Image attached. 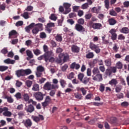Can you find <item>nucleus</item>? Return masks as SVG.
I'll list each match as a JSON object with an SVG mask.
<instances>
[{
  "label": "nucleus",
  "instance_id": "37998d69",
  "mask_svg": "<svg viewBox=\"0 0 129 129\" xmlns=\"http://www.w3.org/2000/svg\"><path fill=\"white\" fill-rule=\"evenodd\" d=\"M9 51L8 50V47H4L3 49L1 50V53L2 54H4V55H6V54H8V52Z\"/></svg>",
  "mask_w": 129,
  "mask_h": 129
},
{
  "label": "nucleus",
  "instance_id": "f257e3e1",
  "mask_svg": "<svg viewBox=\"0 0 129 129\" xmlns=\"http://www.w3.org/2000/svg\"><path fill=\"white\" fill-rule=\"evenodd\" d=\"M43 49L45 53L42 55L38 57L37 58L38 60H39V61H41V60H43V59H44L46 62H50L51 63H53L55 60V59L53 57V56H54L53 51H48V46L47 45L43 46Z\"/></svg>",
  "mask_w": 129,
  "mask_h": 129
},
{
  "label": "nucleus",
  "instance_id": "69168bd1",
  "mask_svg": "<svg viewBox=\"0 0 129 129\" xmlns=\"http://www.w3.org/2000/svg\"><path fill=\"white\" fill-rule=\"evenodd\" d=\"M125 39V37L123 36V34H119L118 36V40H124Z\"/></svg>",
  "mask_w": 129,
  "mask_h": 129
},
{
  "label": "nucleus",
  "instance_id": "c85d7f7f",
  "mask_svg": "<svg viewBox=\"0 0 129 129\" xmlns=\"http://www.w3.org/2000/svg\"><path fill=\"white\" fill-rule=\"evenodd\" d=\"M90 80V78L85 77L84 78V79L83 80L81 81V82L86 85V84H87V83H88L89 82Z\"/></svg>",
  "mask_w": 129,
  "mask_h": 129
},
{
  "label": "nucleus",
  "instance_id": "7ed1b4c3",
  "mask_svg": "<svg viewBox=\"0 0 129 129\" xmlns=\"http://www.w3.org/2000/svg\"><path fill=\"white\" fill-rule=\"evenodd\" d=\"M116 72V68L111 67L107 69L105 72V75L106 76H110L112 73H115Z\"/></svg>",
  "mask_w": 129,
  "mask_h": 129
},
{
  "label": "nucleus",
  "instance_id": "0eeeda50",
  "mask_svg": "<svg viewBox=\"0 0 129 129\" xmlns=\"http://www.w3.org/2000/svg\"><path fill=\"white\" fill-rule=\"evenodd\" d=\"M31 118L35 122H39L40 120H44V116L41 114H39L38 116L32 115Z\"/></svg>",
  "mask_w": 129,
  "mask_h": 129
},
{
  "label": "nucleus",
  "instance_id": "f8f14e48",
  "mask_svg": "<svg viewBox=\"0 0 129 129\" xmlns=\"http://www.w3.org/2000/svg\"><path fill=\"white\" fill-rule=\"evenodd\" d=\"M92 77L93 80H95L96 81H101L102 80V75L101 74L93 75Z\"/></svg>",
  "mask_w": 129,
  "mask_h": 129
},
{
  "label": "nucleus",
  "instance_id": "393cba45",
  "mask_svg": "<svg viewBox=\"0 0 129 129\" xmlns=\"http://www.w3.org/2000/svg\"><path fill=\"white\" fill-rule=\"evenodd\" d=\"M26 55L27 56H28V57H29V58H34V54H33V52H32V51L30 50H26Z\"/></svg>",
  "mask_w": 129,
  "mask_h": 129
},
{
  "label": "nucleus",
  "instance_id": "bf43d9fd",
  "mask_svg": "<svg viewBox=\"0 0 129 129\" xmlns=\"http://www.w3.org/2000/svg\"><path fill=\"white\" fill-rule=\"evenodd\" d=\"M92 17V14H88L85 15V18L86 20H90V19H91Z\"/></svg>",
  "mask_w": 129,
  "mask_h": 129
},
{
  "label": "nucleus",
  "instance_id": "6e6552de",
  "mask_svg": "<svg viewBox=\"0 0 129 129\" xmlns=\"http://www.w3.org/2000/svg\"><path fill=\"white\" fill-rule=\"evenodd\" d=\"M24 109L26 112L32 113V112H34L35 111V107H34V106L32 104H29L28 105V106H26Z\"/></svg>",
  "mask_w": 129,
  "mask_h": 129
},
{
  "label": "nucleus",
  "instance_id": "5701e85b",
  "mask_svg": "<svg viewBox=\"0 0 129 129\" xmlns=\"http://www.w3.org/2000/svg\"><path fill=\"white\" fill-rule=\"evenodd\" d=\"M74 96L75 98H76L77 99H78V100H81V99H82V97H83L82 96V94L78 92L75 93Z\"/></svg>",
  "mask_w": 129,
  "mask_h": 129
},
{
  "label": "nucleus",
  "instance_id": "774afa93",
  "mask_svg": "<svg viewBox=\"0 0 129 129\" xmlns=\"http://www.w3.org/2000/svg\"><path fill=\"white\" fill-rule=\"evenodd\" d=\"M24 19H29V13L28 12H24L23 16Z\"/></svg>",
  "mask_w": 129,
  "mask_h": 129
},
{
  "label": "nucleus",
  "instance_id": "8fccbe9b",
  "mask_svg": "<svg viewBox=\"0 0 129 129\" xmlns=\"http://www.w3.org/2000/svg\"><path fill=\"white\" fill-rule=\"evenodd\" d=\"M49 19L51 20V21H56L57 17L54 14H52L49 17Z\"/></svg>",
  "mask_w": 129,
  "mask_h": 129
},
{
  "label": "nucleus",
  "instance_id": "49530a36",
  "mask_svg": "<svg viewBox=\"0 0 129 129\" xmlns=\"http://www.w3.org/2000/svg\"><path fill=\"white\" fill-rule=\"evenodd\" d=\"M39 37L41 39H45V38H47V35L45 32H42L40 33Z\"/></svg>",
  "mask_w": 129,
  "mask_h": 129
},
{
  "label": "nucleus",
  "instance_id": "3c124183",
  "mask_svg": "<svg viewBox=\"0 0 129 129\" xmlns=\"http://www.w3.org/2000/svg\"><path fill=\"white\" fill-rule=\"evenodd\" d=\"M26 85L27 86V87H31L32 86V84H33V82L32 81L27 80L26 82Z\"/></svg>",
  "mask_w": 129,
  "mask_h": 129
},
{
  "label": "nucleus",
  "instance_id": "e433bc0d",
  "mask_svg": "<svg viewBox=\"0 0 129 129\" xmlns=\"http://www.w3.org/2000/svg\"><path fill=\"white\" fill-rule=\"evenodd\" d=\"M86 57L87 59H91L94 57V54H93V52H89L86 54Z\"/></svg>",
  "mask_w": 129,
  "mask_h": 129
},
{
  "label": "nucleus",
  "instance_id": "de8ad7c7",
  "mask_svg": "<svg viewBox=\"0 0 129 129\" xmlns=\"http://www.w3.org/2000/svg\"><path fill=\"white\" fill-rule=\"evenodd\" d=\"M116 66L117 69H122V63L120 61H118L116 63Z\"/></svg>",
  "mask_w": 129,
  "mask_h": 129
},
{
  "label": "nucleus",
  "instance_id": "2f4dec72",
  "mask_svg": "<svg viewBox=\"0 0 129 129\" xmlns=\"http://www.w3.org/2000/svg\"><path fill=\"white\" fill-rule=\"evenodd\" d=\"M77 90L78 91H81L83 95H86L87 91L84 88H78Z\"/></svg>",
  "mask_w": 129,
  "mask_h": 129
},
{
  "label": "nucleus",
  "instance_id": "b1692460",
  "mask_svg": "<svg viewBox=\"0 0 129 129\" xmlns=\"http://www.w3.org/2000/svg\"><path fill=\"white\" fill-rule=\"evenodd\" d=\"M55 39L56 41L57 42H62V40L63 39L62 38V35L61 34H57L55 36Z\"/></svg>",
  "mask_w": 129,
  "mask_h": 129
},
{
  "label": "nucleus",
  "instance_id": "4d7b16f0",
  "mask_svg": "<svg viewBox=\"0 0 129 129\" xmlns=\"http://www.w3.org/2000/svg\"><path fill=\"white\" fill-rule=\"evenodd\" d=\"M54 60L53 61V62H56V63H57V64H60V63H62V59H61V58H54Z\"/></svg>",
  "mask_w": 129,
  "mask_h": 129
},
{
  "label": "nucleus",
  "instance_id": "ea45409f",
  "mask_svg": "<svg viewBox=\"0 0 129 129\" xmlns=\"http://www.w3.org/2000/svg\"><path fill=\"white\" fill-rule=\"evenodd\" d=\"M18 34V32L16 30H12L10 33H9V38H11L12 36H16Z\"/></svg>",
  "mask_w": 129,
  "mask_h": 129
},
{
  "label": "nucleus",
  "instance_id": "39448f33",
  "mask_svg": "<svg viewBox=\"0 0 129 129\" xmlns=\"http://www.w3.org/2000/svg\"><path fill=\"white\" fill-rule=\"evenodd\" d=\"M45 95L42 94V92H38L34 94V96L35 98L38 101H42L44 99V96Z\"/></svg>",
  "mask_w": 129,
  "mask_h": 129
},
{
  "label": "nucleus",
  "instance_id": "72a5a7b5",
  "mask_svg": "<svg viewBox=\"0 0 129 129\" xmlns=\"http://www.w3.org/2000/svg\"><path fill=\"white\" fill-rule=\"evenodd\" d=\"M33 53L35 55H36V56H39V55H41V54H42L41 50L38 49H34Z\"/></svg>",
  "mask_w": 129,
  "mask_h": 129
},
{
  "label": "nucleus",
  "instance_id": "f03ea898",
  "mask_svg": "<svg viewBox=\"0 0 129 129\" xmlns=\"http://www.w3.org/2000/svg\"><path fill=\"white\" fill-rule=\"evenodd\" d=\"M45 90H51V89H58L59 88V85L51 84V82H46L43 86Z\"/></svg>",
  "mask_w": 129,
  "mask_h": 129
},
{
  "label": "nucleus",
  "instance_id": "4468645a",
  "mask_svg": "<svg viewBox=\"0 0 129 129\" xmlns=\"http://www.w3.org/2000/svg\"><path fill=\"white\" fill-rule=\"evenodd\" d=\"M70 67L71 69H76V70H78V69L80 68V64H79V63H76V62H74L70 65Z\"/></svg>",
  "mask_w": 129,
  "mask_h": 129
},
{
  "label": "nucleus",
  "instance_id": "9b49d317",
  "mask_svg": "<svg viewBox=\"0 0 129 129\" xmlns=\"http://www.w3.org/2000/svg\"><path fill=\"white\" fill-rule=\"evenodd\" d=\"M71 7V4L69 3H64L63 4V7L65 9V11L64 12V14L67 15V14H69L71 12V9H70V7Z\"/></svg>",
  "mask_w": 129,
  "mask_h": 129
},
{
  "label": "nucleus",
  "instance_id": "58836bf2",
  "mask_svg": "<svg viewBox=\"0 0 129 129\" xmlns=\"http://www.w3.org/2000/svg\"><path fill=\"white\" fill-rule=\"evenodd\" d=\"M5 99H7V101L9 102V103H13L14 102V100L11 97H9V96H6L5 97Z\"/></svg>",
  "mask_w": 129,
  "mask_h": 129
},
{
  "label": "nucleus",
  "instance_id": "864d4df0",
  "mask_svg": "<svg viewBox=\"0 0 129 129\" xmlns=\"http://www.w3.org/2000/svg\"><path fill=\"white\" fill-rule=\"evenodd\" d=\"M18 116H19V117H18L19 118L22 119V118H23V116H25V113H23V111H21V112H18Z\"/></svg>",
  "mask_w": 129,
  "mask_h": 129
},
{
  "label": "nucleus",
  "instance_id": "9d476101",
  "mask_svg": "<svg viewBox=\"0 0 129 129\" xmlns=\"http://www.w3.org/2000/svg\"><path fill=\"white\" fill-rule=\"evenodd\" d=\"M75 29L80 33H84V32H85V28L81 24H76L75 26Z\"/></svg>",
  "mask_w": 129,
  "mask_h": 129
},
{
  "label": "nucleus",
  "instance_id": "c9c22d12",
  "mask_svg": "<svg viewBox=\"0 0 129 129\" xmlns=\"http://www.w3.org/2000/svg\"><path fill=\"white\" fill-rule=\"evenodd\" d=\"M23 72L25 75H29V74H32V71H31L30 69H26V70H23Z\"/></svg>",
  "mask_w": 129,
  "mask_h": 129
},
{
  "label": "nucleus",
  "instance_id": "c03bdc74",
  "mask_svg": "<svg viewBox=\"0 0 129 129\" xmlns=\"http://www.w3.org/2000/svg\"><path fill=\"white\" fill-rule=\"evenodd\" d=\"M84 77V74L80 73L78 75V80H80L81 82L83 80Z\"/></svg>",
  "mask_w": 129,
  "mask_h": 129
},
{
  "label": "nucleus",
  "instance_id": "7c9ffc66",
  "mask_svg": "<svg viewBox=\"0 0 129 129\" xmlns=\"http://www.w3.org/2000/svg\"><path fill=\"white\" fill-rule=\"evenodd\" d=\"M9 69V67L6 66H0V72H4Z\"/></svg>",
  "mask_w": 129,
  "mask_h": 129
},
{
  "label": "nucleus",
  "instance_id": "5fc2aeb1",
  "mask_svg": "<svg viewBox=\"0 0 129 129\" xmlns=\"http://www.w3.org/2000/svg\"><path fill=\"white\" fill-rule=\"evenodd\" d=\"M110 123H115L116 122V118L114 117H112L110 118Z\"/></svg>",
  "mask_w": 129,
  "mask_h": 129
},
{
  "label": "nucleus",
  "instance_id": "c756f323",
  "mask_svg": "<svg viewBox=\"0 0 129 129\" xmlns=\"http://www.w3.org/2000/svg\"><path fill=\"white\" fill-rule=\"evenodd\" d=\"M93 75H96L97 74H100V72H99V70L97 68H94L92 70Z\"/></svg>",
  "mask_w": 129,
  "mask_h": 129
},
{
  "label": "nucleus",
  "instance_id": "680f3d73",
  "mask_svg": "<svg viewBox=\"0 0 129 129\" xmlns=\"http://www.w3.org/2000/svg\"><path fill=\"white\" fill-rule=\"evenodd\" d=\"M68 69V64H65L61 68V71H63V72H65L66 70Z\"/></svg>",
  "mask_w": 129,
  "mask_h": 129
},
{
  "label": "nucleus",
  "instance_id": "603ef678",
  "mask_svg": "<svg viewBox=\"0 0 129 129\" xmlns=\"http://www.w3.org/2000/svg\"><path fill=\"white\" fill-rule=\"evenodd\" d=\"M104 3L106 9H107V10H108V9H109V0H105Z\"/></svg>",
  "mask_w": 129,
  "mask_h": 129
},
{
  "label": "nucleus",
  "instance_id": "473e14b6",
  "mask_svg": "<svg viewBox=\"0 0 129 129\" xmlns=\"http://www.w3.org/2000/svg\"><path fill=\"white\" fill-rule=\"evenodd\" d=\"M28 103L31 104L33 106H36V105H37V101H34L33 99H30V100L28 101Z\"/></svg>",
  "mask_w": 129,
  "mask_h": 129
},
{
  "label": "nucleus",
  "instance_id": "1a4fd4ad",
  "mask_svg": "<svg viewBox=\"0 0 129 129\" xmlns=\"http://www.w3.org/2000/svg\"><path fill=\"white\" fill-rule=\"evenodd\" d=\"M111 34V39L112 41H115L117 38V34H116V30L115 29H112L109 32Z\"/></svg>",
  "mask_w": 129,
  "mask_h": 129
},
{
  "label": "nucleus",
  "instance_id": "f3484780",
  "mask_svg": "<svg viewBox=\"0 0 129 129\" xmlns=\"http://www.w3.org/2000/svg\"><path fill=\"white\" fill-rule=\"evenodd\" d=\"M16 75L17 77H21V76H25L24 74V70H19L16 71Z\"/></svg>",
  "mask_w": 129,
  "mask_h": 129
},
{
  "label": "nucleus",
  "instance_id": "bb28decb",
  "mask_svg": "<svg viewBox=\"0 0 129 129\" xmlns=\"http://www.w3.org/2000/svg\"><path fill=\"white\" fill-rule=\"evenodd\" d=\"M33 91H39L40 90V87L38 84H35L32 88Z\"/></svg>",
  "mask_w": 129,
  "mask_h": 129
},
{
  "label": "nucleus",
  "instance_id": "a211bd4d",
  "mask_svg": "<svg viewBox=\"0 0 129 129\" xmlns=\"http://www.w3.org/2000/svg\"><path fill=\"white\" fill-rule=\"evenodd\" d=\"M6 64H13L16 63V60L11 59L10 58H7L4 61Z\"/></svg>",
  "mask_w": 129,
  "mask_h": 129
},
{
  "label": "nucleus",
  "instance_id": "0e129e2a",
  "mask_svg": "<svg viewBox=\"0 0 129 129\" xmlns=\"http://www.w3.org/2000/svg\"><path fill=\"white\" fill-rule=\"evenodd\" d=\"M47 28H51L55 27V24L53 23H49L47 24Z\"/></svg>",
  "mask_w": 129,
  "mask_h": 129
},
{
  "label": "nucleus",
  "instance_id": "338daca9",
  "mask_svg": "<svg viewBox=\"0 0 129 129\" xmlns=\"http://www.w3.org/2000/svg\"><path fill=\"white\" fill-rule=\"evenodd\" d=\"M79 6H74L73 8V12H75L76 13H77L78 11H79Z\"/></svg>",
  "mask_w": 129,
  "mask_h": 129
},
{
  "label": "nucleus",
  "instance_id": "2eb2a0df",
  "mask_svg": "<svg viewBox=\"0 0 129 129\" xmlns=\"http://www.w3.org/2000/svg\"><path fill=\"white\" fill-rule=\"evenodd\" d=\"M71 49L73 53H79L80 50L79 47L76 45H72Z\"/></svg>",
  "mask_w": 129,
  "mask_h": 129
},
{
  "label": "nucleus",
  "instance_id": "052dcab7",
  "mask_svg": "<svg viewBox=\"0 0 129 129\" xmlns=\"http://www.w3.org/2000/svg\"><path fill=\"white\" fill-rule=\"evenodd\" d=\"M68 79L71 80L73 79V78H74V73L72 72L68 76Z\"/></svg>",
  "mask_w": 129,
  "mask_h": 129
},
{
  "label": "nucleus",
  "instance_id": "f704fd0d",
  "mask_svg": "<svg viewBox=\"0 0 129 129\" xmlns=\"http://www.w3.org/2000/svg\"><path fill=\"white\" fill-rule=\"evenodd\" d=\"M105 66L107 67H109L111 66V60L109 59L105 60L104 61Z\"/></svg>",
  "mask_w": 129,
  "mask_h": 129
},
{
  "label": "nucleus",
  "instance_id": "e2e57ef3",
  "mask_svg": "<svg viewBox=\"0 0 129 129\" xmlns=\"http://www.w3.org/2000/svg\"><path fill=\"white\" fill-rule=\"evenodd\" d=\"M52 100H51V97L49 96H47L46 97H45V101L48 103L49 104L50 103V102H51Z\"/></svg>",
  "mask_w": 129,
  "mask_h": 129
},
{
  "label": "nucleus",
  "instance_id": "a19ab883",
  "mask_svg": "<svg viewBox=\"0 0 129 129\" xmlns=\"http://www.w3.org/2000/svg\"><path fill=\"white\" fill-rule=\"evenodd\" d=\"M37 71H38L39 72H44L45 71V69H44V67L42 66H39L37 68Z\"/></svg>",
  "mask_w": 129,
  "mask_h": 129
},
{
  "label": "nucleus",
  "instance_id": "aec40b11",
  "mask_svg": "<svg viewBox=\"0 0 129 129\" xmlns=\"http://www.w3.org/2000/svg\"><path fill=\"white\" fill-rule=\"evenodd\" d=\"M108 22L110 26H114L116 24V20L114 18L109 19Z\"/></svg>",
  "mask_w": 129,
  "mask_h": 129
},
{
  "label": "nucleus",
  "instance_id": "cd10ccee",
  "mask_svg": "<svg viewBox=\"0 0 129 129\" xmlns=\"http://www.w3.org/2000/svg\"><path fill=\"white\" fill-rule=\"evenodd\" d=\"M93 62H94V64H96V63H98L100 66L103 65V61L102 59L98 60L97 59H94Z\"/></svg>",
  "mask_w": 129,
  "mask_h": 129
},
{
  "label": "nucleus",
  "instance_id": "4be33fe9",
  "mask_svg": "<svg viewBox=\"0 0 129 129\" xmlns=\"http://www.w3.org/2000/svg\"><path fill=\"white\" fill-rule=\"evenodd\" d=\"M117 83H118V82L115 79H112L109 82V84H110V85H114V86H116Z\"/></svg>",
  "mask_w": 129,
  "mask_h": 129
},
{
  "label": "nucleus",
  "instance_id": "a878e982",
  "mask_svg": "<svg viewBox=\"0 0 129 129\" xmlns=\"http://www.w3.org/2000/svg\"><path fill=\"white\" fill-rule=\"evenodd\" d=\"M59 83L60 84V86H61L62 88H64L66 86V85L67 84V83H66V81L63 79H60L59 81Z\"/></svg>",
  "mask_w": 129,
  "mask_h": 129
},
{
  "label": "nucleus",
  "instance_id": "6ab92c4d",
  "mask_svg": "<svg viewBox=\"0 0 129 129\" xmlns=\"http://www.w3.org/2000/svg\"><path fill=\"white\" fill-rule=\"evenodd\" d=\"M122 34H128L129 29L127 27H123L119 30Z\"/></svg>",
  "mask_w": 129,
  "mask_h": 129
},
{
  "label": "nucleus",
  "instance_id": "13d9d810",
  "mask_svg": "<svg viewBox=\"0 0 129 129\" xmlns=\"http://www.w3.org/2000/svg\"><path fill=\"white\" fill-rule=\"evenodd\" d=\"M40 30H39V29H38V28H37L36 27H35L34 28H33V29L32 30V33L33 34H38V33H39V31Z\"/></svg>",
  "mask_w": 129,
  "mask_h": 129
},
{
  "label": "nucleus",
  "instance_id": "a18cd8bd",
  "mask_svg": "<svg viewBox=\"0 0 129 129\" xmlns=\"http://www.w3.org/2000/svg\"><path fill=\"white\" fill-rule=\"evenodd\" d=\"M35 27L37 28L39 31H42V29H43V24L41 23L36 24L35 25Z\"/></svg>",
  "mask_w": 129,
  "mask_h": 129
},
{
  "label": "nucleus",
  "instance_id": "4c0bfd02",
  "mask_svg": "<svg viewBox=\"0 0 129 129\" xmlns=\"http://www.w3.org/2000/svg\"><path fill=\"white\" fill-rule=\"evenodd\" d=\"M23 98L25 101H28V102H29V100H30V97L29 96V95L27 93H25L23 94Z\"/></svg>",
  "mask_w": 129,
  "mask_h": 129
},
{
  "label": "nucleus",
  "instance_id": "6e6d98bb",
  "mask_svg": "<svg viewBox=\"0 0 129 129\" xmlns=\"http://www.w3.org/2000/svg\"><path fill=\"white\" fill-rule=\"evenodd\" d=\"M78 24L79 25H84V19H83V18H81V19H79L78 20Z\"/></svg>",
  "mask_w": 129,
  "mask_h": 129
},
{
  "label": "nucleus",
  "instance_id": "79ce46f5",
  "mask_svg": "<svg viewBox=\"0 0 129 129\" xmlns=\"http://www.w3.org/2000/svg\"><path fill=\"white\" fill-rule=\"evenodd\" d=\"M115 92L117 93L120 92L121 89H122V87L121 85L116 86L115 88Z\"/></svg>",
  "mask_w": 129,
  "mask_h": 129
},
{
  "label": "nucleus",
  "instance_id": "423d86ee",
  "mask_svg": "<svg viewBox=\"0 0 129 129\" xmlns=\"http://www.w3.org/2000/svg\"><path fill=\"white\" fill-rule=\"evenodd\" d=\"M22 123H23V124L26 127H27V128H30V127L33 125V122L30 119L23 120L22 121Z\"/></svg>",
  "mask_w": 129,
  "mask_h": 129
},
{
  "label": "nucleus",
  "instance_id": "dca6fc26",
  "mask_svg": "<svg viewBox=\"0 0 129 129\" xmlns=\"http://www.w3.org/2000/svg\"><path fill=\"white\" fill-rule=\"evenodd\" d=\"M6 110H4V112H3V115L4 116H12V112L9 111V108L6 107Z\"/></svg>",
  "mask_w": 129,
  "mask_h": 129
},
{
  "label": "nucleus",
  "instance_id": "412c9836",
  "mask_svg": "<svg viewBox=\"0 0 129 129\" xmlns=\"http://www.w3.org/2000/svg\"><path fill=\"white\" fill-rule=\"evenodd\" d=\"M61 56H63V63L67 62V61H68V60H69V55H64L63 53H60L59 55V57H61Z\"/></svg>",
  "mask_w": 129,
  "mask_h": 129
},
{
  "label": "nucleus",
  "instance_id": "ddd939ff",
  "mask_svg": "<svg viewBox=\"0 0 129 129\" xmlns=\"http://www.w3.org/2000/svg\"><path fill=\"white\" fill-rule=\"evenodd\" d=\"M102 28V25L99 23H93L92 28L94 30H100Z\"/></svg>",
  "mask_w": 129,
  "mask_h": 129
},
{
  "label": "nucleus",
  "instance_id": "09e8293b",
  "mask_svg": "<svg viewBox=\"0 0 129 129\" xmlns=\"http://www.w3.org/2000/svg\"><path fill=\"white\" fill-rule=\"evenodd\" d=\"M109 15H110V16H113V17H116V16H117V13H116L114 10H112L109 11Z\"/></svg>",
  "mask_w": 129,
  "mask_h": 129
},
{
  "label": "nucleus",
  "instance_id": "20e7f679",
  "mask_svg": "<svg viewBox=\"0 0 129 129\" xmlns=\"http://www.w3.org/2000/svg\"><path fill=\"white\" fill-rule=\"evenodd\" d=\"M90 48L91 49V50H93L96 53V54H99L100 52V48H99V46L98 45H95V44L91 42L89 45Z\"/></svg>",
  "mask_w": 129,
  "mask_h": 129
}]
</instances>
